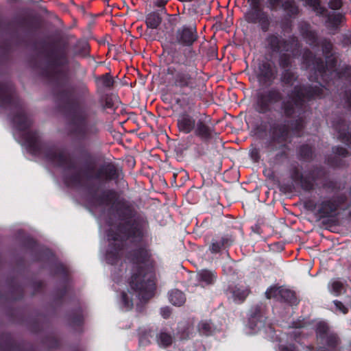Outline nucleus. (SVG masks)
Here are the masks:
<instances>
[{
	"label": "nucleus",
	"instance_id": "6",
	"mask_svg": "<svg viewBox=\"0 0 351 351\" xmlns=\"http://www.w3.org/2000/svg\"><path fill=\"white\" fill-rule=\"evenodd\" d=\"M229 300L236 303L243 302L249 294V290L243 286L230 287L227 291Z\"/></svg>",
	"mask_w": 351,
	"mask_h": 351
},
{
	"label": "nucleus",
	"instance_id": "37",
	"mask_svg": "<svg viewBox=\"0 0 351 351\" xmlns=\"http://www.w3.org/2000/svg\"><path fill=\"white\" fill-rule=\"evenodd\" d=\"M253 10L259 12L261 10V0H248Z\"/></svg>",
	"mask_w": 351,
	"mask_h": 351
},
{
	"label": "nucleus",
	"instance_id": "14",
	"mask_svg": "<svg viewBox=\"0 0 351 351\" xmlns=\"http://www.w3.org/2000/svg\"><path fill=\"white\" fill-rule=\"evenodd\" d=\"M288 134V128L285 125H280L273 129L272 138L274 141L282 142L285 141Z\"/></svg>",
	"mask_w": 351,
	"mask_h": 351
},
{
	"label": "nucleus",
	"instance_id": "2",
	"mask_svg": "<svg viewBox=\"0 0 351 351\" xmlns=\"http://www.w3.org/2000/svg\"><path fill=\"white\" fill-rule=\"evenodd\" d=\"M268 45L272 50L291 51L293 56H296L300 47V43L295 37L289 40H280L277 36L271 35L267 38Z\"/></svg>",
	"mask_w": 351,
	"mask_h": 351
},
{
	"label": "nucleus",
	"instance_id": "36",
	"mask_svg": "<svg viewBox=\"0 0 351 351\" xmlns=\"http://www.w3.org/2000/svg\"><path fill=\"white\" fill-rule=\"evenodd\" d=\"M283 0H268L269 7L271 10H276Z\"/></svg>",
	"mask_w": 351,
	"mask_h": 351
},
{
	"label": "nucleus",
	"instance_id": "50",
	"mask_svg": "<svg viewBox=\"0 0 351 351\" xmlns=\"http://www.w3.org/2000/svg\"><path fill=\"white\" fill-rule=\"evenodd\" d=\"M297 334H298V332H294L295 336H296Z\"/></svg>",
	"mask_w": 351,
	"mask_h": 351
},
{
	"label": "nucleus",
	"instance_id": "1",
	"mask_svg": "<svg viewBox=\"0 0 351 351\" xmlns=\"http://www.w3.org/2000/svg\"><path fill=\"white\" fill-rule=\"evenodd\" d=\"M132 289L139 291L138 297L148 299L152 296L154 290V275L152 271L145 272L141 270L139 274H134L130 281Z\"/></svg>",
	"mask_w": 351,
	"mask_h": 351
},
{
	"label": "nucleus",
	"instance_id": "28",
	"mask_svg": "<svg viewBox=\"0 0 351 351\" xmlns=\"http://www.w3.org/2000/svg\"><path fill=\"white\" fill-rule=\"evenodd\" d=\"M337 207V205L334 204H330V202H326L323 204L322 210L323 213L326 214H329L332 211L335 210Z\"/></svg>",
	"mask_w": 351,
	"mask_h": 351
},
{
	"label": "nucleus",
	"instance_id": "43",
	"mask_svg": "<svg viewBox=\"0 0 351 351\" xmlns=\"http://www.w3.org/2000/svg\"><path fill=\"white\" fill-rule=\"evenodd\" d=\"M166 3H167V1H160L157 3V5L161 7V6H164Z\"/></svg>",
	"mask_w": 351,
	"mask_h": 351
},
{
	"label": "nucleus",
	"instance_id": "31",
	"mask_svg": "<svg viewBox=\"0 0 351 351\" xmlns=\"http://www.w3.org/2000/svg\"><path fill=\"white\" fill-rule=\"evenodd\" d=\"M279 64L282 68L288 67L291 64V58L289 55L282 54L280 58Z\"/></svg>",
	"mask_w": 351,
	"mask_h": 351
},
{
	"label": "nucleus",
	"instance_id": "29",
	"mask_svg": "<svg viewBox=\"0 0 351 351\" xmlns=\"http://www.w3.org/2000/svg\"><path fill=\"white\" fill-rule=\"evenodd\" d=\"M121 300L123 308H124L125 311L130 310L132 306V302L129 300L128 293H123Z\"/></svg>",
	"mask_w": 351,
	"mask_h": 351
},
{
	"label": "nucleus",
	"instance_id": "8",
	"mask_svg": "<svg viewBox=\"0 0 351 351\" xmlns=\"http://www.w3.org/2000/svg\"><path fill=\"white\" fill-rule=\"evenodd\" d=\"M73 124L76 127V130L80 134H85L88 130V125L86 121V114L84 112H77L73 115Z\"/></svg>",
	"mask_w": 351,
	"mask_h": 351
},
{
	"label": "nucleus",
	"instance_id": "33",
	"mask_svg": "<svg viewBox=\"0 0 351 351\" xmlns=\"http://www.w3.org/2000/svg\"><path fill=\"white\" fill-rule=\"evenodd\" d=\"M343 5L342 0H330L328 6L332 10H339Z\"/></svg>",
	"mask_w": 351,
	"mask_h": 351
},
{
	"label": "nucleus",
	"instance_id": "34",
	"mask_svg": "<svg viewBox=\"0 0 351 351\" xmlns=\"http://www.w3.org/2000/svg\"><path fill=\"white\" fill-rule=\"evenodd\" d=\"M279 351H298V350L296 348L295 344L287 343L281 344L279 347Z\"/></svg>",
	"mask_w": 351,
	"mask_h": 351
},
{
	"label": "nucleus",
	"instance_id": "42",
	"mask_svg": "<svg viewBox=\"0 0 351 351\" xmlns=\"http://www.w3.org/2000/svg\"><path fill=\"white\" fill-rule=\"evenodd\" d=\"M170 313L171 312L168 307H165L161 309V315L164 318H167Z\"/></svg>",
	"mask_w": 351,
	"mask_h": 351
},
{
	"label": "nucleus",
	"instance_id": "16",
	"mask_svg": "<svg viewBox=\"0 0 351 351\" xmlns=\"http://www.w3.org/2000/svg\"><path fill=\"white\" fill-rule=\"evenodd\" d=\"M197 279L204 285L212 284L215 280V276L213 271L208 270H201L197 273Z\"/></svg>",
	"mask_w": 351,
	"mask_h": 351
},
{
	"label": "nucleus",
	"instance_id": "38",
	"mask_svg": "<svg viewBox=\"0 0 351 351\" xmlns=\"http://www.w3.org/2000/svg\"><path fill=\"white\" fill-rule=\"evenodd\" d=\"M334 304L336 306V308L339 310L340 312L346 314L348 312V308L344 306L341 302L337 300L334 301Z\"/></svg>",
	"mask_w": 351,
	"mask_h": 351
},
{
	"label": "nucleus",
	"instance_id": "35",
	"mask_svg": "<svg viewBox=\"0 0 351 351\" xmlns=\"http://www.w3.org/2000/svg\"><path fill=\"white\" fill-rule=\"evenodd\" d=\"M223 246V243L221 241H213L211 246H210V250L213 253L218 252L221 247Z\"/></svg>",
	"mask_w": 351,
	"mask_h": 351
},
{
	"label": "nucleus",
	"instance_id": "32",
	"mask_svg": "<svg viewBox=\"0 0 351 351\" xmlns=\"http://www.w3.org/2000/svg\"><path fill=\"white\" fill-rule=\"evenodd\" d=\"M339 77L350 78L351 77V66H345L339 72Z\"/></svg>",
	"mask_w": 351,
	"mask_h": 351
},
{
	"label": "nucleus",
	"instance_id": "10",
	"mask_svg": "<svg viewBox=\"0 0 351 351\" xmlns=\"http://www.w3.org/2000/svg\"><path fill=\"white\" fill-rule=\"evenodd\" d=\"M195 134L202 139H208L212 137L213 130L206 122L202 120H198L195 124V129L193 130Z\"/></svg>",
	"mask_w": 351,
	"mask_h": 351
},
{
	"label": "nucleus",
	"instance_id": "5",
	"mask_svg": "<svg viewBox=\"0 0 351 351\" xmlns=\"http://www.w3.org/2000/svg\"><path fill=\"white\" fill-rule=\"evenodd\" d=\"M196 123L195 119L186 112L181 113L178 118V130L184 134L192 132L195 129Z\"/></svg>",
	"mask_w": 351,
	"mask_h": 351
},
{
	"label": "nucleus",
	"instance_id": "26",
	"mask_svg": "<svg viewBox=\"0 0 351 351\" xmlns=\"http://www.w3.org/2000/svg\"><path fill=\"white\" fill-rule=\"evenodd\" d=\"M152 337L151 330H145L143 332L140 337V344L141 346H147L151 343L150 338Z\"/></svg>",
	"mask_w": 351,
	"mask_h": 351
},
{
	"label": "nucleus",
	"instance_id": "27",
	"mask_svg": "<svg viewBox=\"0 0 351 351\" xmlns=\"http://www.w3.org/2000/svg\"><path fill=\"white\" fill-rule=\"evenodd\" d=\"M302 35L308 40L311 45L315 44L317 41L316 33L312 30L306 29L302 32Z\"/></svg>",
	"mask_w": 351,
	"mask_h": 351
},
{
	"label": "nucleus",
	"instance_id": "3",
	"mask_svg": "<svg viewBox=\"0 0 351 351\" xmlns=\"http://www.w3.org/2000/svg\"><path fill=\"white\" fill-rule=\"evenodd\" d=\"M265 295L267 298H281L291 304H295L297 300L295 293L285 288H270L266 291Z\"/></svg>",
	"mask_w": 351,
	"mask_h": 351
},
{
	"label": "nucleus",
	"instance_id": "40",
	"mask_svg": "<svg viewBox=\"0 0 351 351\" xmlns=\"http://www.w3.org/2000/svg\"><path fill=\"white\" fill-rule=\"evenodd\" d=\"M322 47L326 53H330L332 48V43L328 40H324L322 43Z\"/></svg>",
	"mask_w": 351,
	"mask_h": 351
},
{
	"label": "nucleus",
	"instance_id": "30",
	"mask_svg": "<svg viewBox=\"0 0 351 351\" xmlns=\"http://www.w3.org/2000/svg\"><path fill=\"white\" fill-rule=\"evenodd\" d=\"M328 330V327L326 323L322 322H319V323H317V328H316V332L319 335L327 334Z\"/></svg>",
	"mask_w": 351,
	"mask_h": 351
},
{
	"label": "nucleus",
	"instance_id": "48",
	"mask_svg": "<svg viewBox=\"0 0 351 351\" xmlns=\"http://www.w3.org/2000/svg\"><path fill=\"white\" fill-rule=\"evenodd\" d=\"M347 141L351 144V136L350 138L348 137Z\"/></svg>",
	"mask_w": 351,
	"mask_h": 351
},
{
	"label": "nucleus",
	"instance_id": "9",
	"mask_svg": "<svg viewBox=\"0 0 351 351\" xmlns=\"http://www.w3.org/2000/svg\"><path fill=\"white\" fill-rule=\"evenodd\" d=\"M303 63L309 66L312 64L314 68L320 73L325 71V66L321 58H315L309 50H305L303 53Z\"/></svg>",
	"mask_w": 351,
	"mask_h": 351
},
{
	"label": "nucleus",
	"instance_id": "23",
	"mask_svg": "<svg viewBox=\"0 0 351 351\" xmlns=\"http://www.w3.org/2000/svg\"><path fill=\"white\" fill-rule=\"evenodd\" d=\"M345 20L343 14L337 13L329 14L328 16L327 22L329 23L332 27H337Z\"/></svg>",
	"mask_w": 351,
	"mask_h": 351
},
{
	"label": "nucleus",
	"instance_id": "12",
	"mask_svg": "<svg viewBox=\"0 0 351 351\" xmlns=\"http://www.w3.org/2000/svg\"><path fill=\"white\" fill-rule=\"evenodd\" d=\"M281 7L290 16H296L300 12L299 8L294 0H283Z\"/></svg>",
	"mask_w": 351,
	"mask_h": 351
},
{
	"label": "nucleus",
	"instance_id": "22",
	"mask_svg": "<svg viewBox=\"0 0 351 351\" xmlns=\"http://www.w3.org/2000/svg\"><path fill=\"white\" fill-rule=\"evenodd\" d=\"M282 81L285 85L287 86H294V88H298V85L295 84L297 81V77L291 71L287 70L285 71L282 77Z\"/></svg>",
	"mask_w": 351,
	"mask_h": 351
},
{
	"label": "nucleus",
	"instance_id": "20",
	"mask_svg": "<svg viewBox=\"0 0 351 351\" xmlns=\"http://www.w3.org/2000/svg\"><path fill=\"white\" fill-rule=\"evenodd\" d=\"M305 3L312 8V9L319 15H324L326 9L322 6L320 0H303Z\"/></svg>",
	"mask_w": 351,
	"mask_h": 351
},
{
	"label": "nucleus",
	"instance_id": "49",
	"mask_svg": "<svg viewBox=\"0 0 351 351\" xmlns=\"http://www.w3.org/2000/svg\"><path fill=\"white\" fill-rule=\"evenodd\" d=\"M176 102H177V103H179V102H180V101H179L178 99H176Z\"/></svg>",
	"mask_w": 351,
	"mask_h": 351
},
{
	"label": "nucleus",
	"instance_id": "45",
	"mask_svg": "<svg viewBox=\"0 0 351 351\" xmlns=\"http://www.w3.org/2000/svg\"><path fill=\"white\" fill-rule=\"evenodd\" d=\"M108 171H109L110 173H112V171H114V168H113V167H110L108 168Z\"/></svg>",
	"mask_w": 351,
	"mask_h": 351
},
{
	"label": "nucleus",
	"instance_id": "7",
	"mask_svg": "<svg viewBox=\"0 0 351 351\" xmlns=\"http://www.w3.org/2000/svg\"><path fill=\"white\" fill-rule=\"evenodd\" d=\"M277 73L276 67L270 62H265L259 66L258 78L260 81L267 82L275 78Z\"/></svg>",
	"mask_w": 351,
	"mask_h": 351
},
{
	"label": "nucleus",
	"instance_id": "17",
	"mask_svg": "<svg viewBox=\"0 0 351 351\" xmlns=\"http://www.w3.org/2000/svg\"><path fill=\"white\" fill-rule=\"evenodd\" d=\"M169 300L173 305L181 306L185 302L186 298L182 291L173 290L169 293Z\"/></svg>",
	"mask_w": 351,
	"mask_h": 351
},
{
	"label": "nucleus",
	"instance_id": "15",
	"mask_svg": "<svg viewBox=\"0 0 351 351\" xmlns=\"http://www.w3.org/2000/svg\"><path fill=\"white\" fill-rule=\"evenodd\" d=\"M249 328L252 330V333L256 332L264 326L263 317L261 315L252 316L249 319Z\"/></svg>",
	"mask_w": 351,
	"mask_h": 351
},
{
	"label": "nucleus",
	"instance_id": "4",
	"mask_svg": "<svg viewBox=\"0 0 351 351\" xmlns=\"http://www.w3.org/2000/svg\"><path fill=\"white\" fill-rule=\"evenodd\" d=\"M197 38L195 28L183 27L178 30L177 40L178 43L184 46H191Z\"/></svg>",
	"mask_w": 351,
	"mask_h": 351
},
{
	"label": "nucleus",
	"instance_id": "39",
	"mask_svg": "<svg viewBox=\"0 0 351 351\" xmlns=\"http://www.w3.org/2000/svg\"><path fill=\"white\" fill-rule=\"evenodd\" d=\"M118 254L117 252H110L106 255V260L110 264L115 263L114 258H117Z\"/></svg>",
	"mask_w": 351,
	"mask_h": 351
},
{
	"label": "nucleus",
	"instance_id": "11",
	"mask_svg": "<svg viewBox=\"0 0 351 351\" xmlns=\"http://www.w3.org/2000/svg\"><path fill=\"white\" fill-rule=\"evenodd\" d=\"M156 340L160 347L166 348L171 345L173 337L166 330H161L156 335Z\"/></svg>",
	"mask_w": 351,
	"mask_h": 351
},
{
	"label": "nucleus",
	"instance_id": "46",
	"mask_svg": "<svg viewBox=\"0 0 351 351\" xmlns=\"http://www.w3.org/2000/svg\"><path fill=\"white\" fill-rule=\"evenodd\" d=\"M285 112L287 114H290V112L289 111V110L286 108H285Z\"/></svg>",
	"mask_w": 351,
	"mask_h": 351
},
{
	"label": "nucleus",
	"instance_id": "44",
	"mask_svg": "<svg viewBox=\"0 0 351 351\" xmlns=\"http://www.w3.org/2000/svg\"><path fill=\"white\" fill-rule=\"evenodd\" d=\"M346 150H344L343 149H340V152H339V155H342V156H346Z\"/></svg>",
	"mask_w": 351,
	"mask_h": 351
},
{
	"label": "nucleus",
	"instance_id": "18",
	"mask_svg": "<svg viewBox=\"0 0 351 351\" xmlns=\"http://www.w3.org/2000/svg\"><path fill=\"white\" fill-rule=\"evenodd\" d=\"M329 291L334 295H339L344 291L343 283L338 280H332L328 284Z\"/></svg>",
	"mask_w": 351,
	"mask_h": 351
},
{
	"label": "nucleus",
	"instance_id": "21",
	"mask_svg": "<svg viewBox=\"0 0 351 351\" xmlns=\"http://www.w3.org/2000/svg\"><path fill=\"white\" fill-rule=\"evenodd\" d=\"M114 80L109 73H106L97 79V85L98 86L110 88L114 85Z\"/></svg>",
	"mask_w": 351,
	"mask_h": 351
},
{
	"label": "nucleus",
	"instance_id": "19",
	"mask_svg": "<svg viewBox=\"0 0 351 351\" xmlns=\"http://www.w3.org/2000/svg\"><path fill=\"white\" fill-rule=\"evenodd\" d=\"M162 19L158 13L152 12L146 19V25L152 29L157 28L161 23Z\"/></svg>",
	"mask_w": 351,
	"mask_h": 351
},
{
	"label": "nucleus",
	"instance_id": "25",
	"mask_svg": "<svg viewBox=\"0 0 351 351\" xmlns=\"http://www.w3.org/2000/svg\"><path fill=\"white\" fill-rule=\"evenodd\" d=\"M199 332L204 335H209L213 332V325L208 321H202L198 324Z\"/></svg>",
	"mask_w": 351,
	"mask_h": 351
},
{
	"label": "nucleus",
	"instance_id": "41",
	"mask_svg": "<svg viewBox=\"0 0 351 351\" xmlns=\"http://www.w3.org/2000/svg\"><path fill=\"white\" fill-rule=\"evenodd\" d=\"M126 237V234L125 233H123V235L121 236L120 234H118V235H116V236H113L112 234H109L108 235V240L111 241H119V237L121 238V239H122L123 238L125 237Z\"/></svg>",
	"mask_w": 351,
	"mask_h": 351
},
{
	"label": "nucleus",
	"instance_id": "13",
	"mask_svg": "<svg viewBox=\"0 0 351 351\" xmlns=\"http://www.w3.org/2000/svg\"><path fill=\"white\" fill-rule=\"evenodd\" d=\"M14 124L19 130H23L27 128L31 123L29 119L24 113H20L14 119Z\"/></svg>",
	"mask_w": 351,
	"mask_h": 351
},
{
	"label": "nucleus",
	"instance_id": "24",
	"mask_svg": "<svg viewBox=\"0 0 351 351\" xmlns=\"http://www.w3.org/2000/svg\"><path fill=\"white\" fill-rule=\"evenodd\" d=\"M271 102L270 97H261L258 98L257 110L261 112H265L268 108L269 103Z\"/></svg>",
	"mask_w": 351,
	"mask_h": 351
},
{
	"label": "nucleus",
	"instance_id": "47",
	"mask_svg": "<svg viewBox=\"0 0 351 351\" xmlns=\"http://www.w3.org/2000/svg\"><path fill=\"white\" fill-rule=\"evenodd\" d=\"M3 89H0V96L3 95L4 93H3Z\"/></svg>",
	"mask_w": 351,
	"mask_h": 351
}]
</instances>
